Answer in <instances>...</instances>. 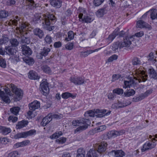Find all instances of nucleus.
<instances>
[{"instance_id":"nucleus-27","label":"nucleus","mask_w":157,"mask_h":157,"mask_svg":"<svg viewBox=\"0 0 157 157\" xmlns=\"http://www.w3.org/2000/svg\"><path fill=\"white\" fill-rule=\"evenodd\" d=\"M40 77L38 76V74L35 72L33 71H30V79H39Z\"/></svg>"},{"instance_id":"nucleus-11","label":"nucleus","mask_w":157,"mask_h":157,"mask_svg":"<svg viewBox=\"0 0 157 157\" xmlns=\"http://www.w3.org/2000/svg\"><path fill=\"white\" fill-rule=\"evenodd\" d=\"M107 144L105 142H102L99 145L98 150L97 151V154L98 153H101L105 152L106 148V147L107 146Z\"/></svg>"},{"instance_id":"nucleus-18","label":"nucleus","mask_w":157,"mask_h":157,"mask_svg":"<svg viewBox=\"0 0 157 157\" xmlns=\"http://www.w3.org/2000/svg\"><path fill=\"white\" fill-rule=\"evenodd\" d=\"M107 12V10L105 8H104L99 9L96 12V15L98 17H102Z\"/></svg>"},{"instance_id":"nucleus-5","label":"nucleus","mask_w":157,"mask_h":157,"mask_svg":"<svg viewBox=\"0 0 157 157\" xmlns=\"http://www.w3.org/2000/svg\"><path fill=\"white\" fill-rule=\"evenodd\" d=\"M5 52L6 54L14 58L17 62L19 61L18 56H17V51L12 46H7L5 48Z\"/></svg>"},{"instance_id":"nucleus-4","label":"nucleus","mask_w":157,"mask_h":157,"mask_svg":"<svg viewBox=\"0 0 157 157\" xmlns=\"http://www.w3.org/2000/svg\"><path fill=\"white\" fill-rule=\"evenodd\" d=\"M50 20H51L52 22H54L56 21V18L55 16L53 14H50L47 18H45L42 22L44 28L46 29L49 31H51L54 29L55 27L54 26L49 27L50 24Z\"/></svg>"},{"instance_id":"nucleus-41","label":"nucleus","mask_w":157,"mask_h":157,"mask_svg":"<svg viewBox=\"0 0 157 157\" xmlns=\"http://www.w3.org/2000/svg\"><path fill=\"white\" fill-rule=\"evenodd\" d=\"M8 12L5 11H0V19L5 18L8 16Z\"/></svg>"},{"instance_id":"nucleus-51","label":"nucleus","mask_w":157,"mask_h":157,"mask_svg":"<svg viewBox=\"0 0 157 157\" xmlns=\"http://www.w3.org/2000/svg\"><path fill=\"white\" fill-rule=\"evenodd\" d=\"M155 56L152 52H151L147 56V58L148 61H152L153 63L154 60V59Z\"/></svg>"},{"instance_id":"nucleus-23","label":"nucleus","mask_w":157,"mask_h":157,"mask_svg":"<svg viewBox=\"0 0 157 157\" xmlns=\"http://www.w3.org/2000/svg\"><path fill=\"white\" fill-rule=\"evenodd\" d=\"M125 132L124 130H121L119 131H111L110 132V134L112 136L116 137L117 136L122 135Z\"/></svg>"},{"instance_id":"nucleus-16","label":"nucleus","mask_w":157,"mask_h":157,"mask_svg":"<svg viewBox=\"0 0 157 157\" xmlns=\"http://www.w3.org/2000/svg\"><path fill=\"white\" fill-rule=\"evenodd\" d=\"M148 73L151 78L157 79V73L153 68L149 69Z\"/></svg>"},{"instance_id":"nucleus-52","label":"nucleus","mask_w":157,"mask_h":157,"mask_svg":"<svg viewBox=\"0 0 157 157\" xmlns=\"http://www.w3.org/2000/svg\"><path fill=\"white\" fill-rule=\"evenodd\" d=\"M113 92L118 94H122L123 93V90L122 89L117 88L113 90Z\"/></svg>"},{"instance_id":"nucleus-26","label":"nucleus","mask_w":157,"mask_h":157,"mask_svg":"<svg viewBox=\"0 0 157 157\" xmlns=\"http://www.w3.org/2000/svg\"><path fill=\"white\" fill-rule=\"evenodd\" d=\"M135 93V91L132 89L127 90L126 92L124 93V96L126 97H129L130 96H133Z\"/></svg>"},{"instance_id":"nucleus-39","label":"nucleus","mask_w":157,"mask_h":157,"mask_svg":"<svg viewBox=\"0 0 157 157\" xmlns=\"http://www.w3.org/2000/svg\"><path fill=\"white\" fill-rule=\"evenodd\" d=\"M151 17L152 20L155 19H157V12L156 9H152L151 10Z\"/></svg>"},{"instance_id":"nucleus-40","label":"nucleus","mask_w":157,"mask_h":157,"mask_svg":"<svg viewBox=\"0 0 157 157\" xmlns=\"http://www.w3.org/2000/svg\"><path fill=\"white\" fill-rule=\"evenodd\" d=\"M41 68L43 71L46 73L49 74L51 72V71L50 68L47 65L43 66L41 67Z\"/></svg>"},{"instance_id":"nucleus-55","label":"nucleus","mask_w":157,"mask_h":157,"mask_svg":"<svg viewBox=\"0 0 157 157\" xmlns=\"http://www.w3.org/2000/svg\"><path fill=\"white\" fill-rule=\"evenodd\" d=\"M0 66L4 68L6 67V64L5 59L2 58L0 59Z\"/></svg>"},{"instance_id":"nucleus-32","label":"nucleus","mask_w":157,"mask_h":157,"mask_svg":"<svg viewBox=\"0 0 157 157\" xmlns=\"http://www.w3.org/2000/svg\"><path fill=\"white\" fill-rule=\"evenodd\" d=\"M1 99H0V102H2V101L5 102L6 103H9L10 102V99L9 97L6 95H3V96H0Z\"/></svg>"},{"instance_id":"nucleus-54","label":"nucleus","mask_w":157,"mask_h":157,"mask_svg":"<svg viewBox=\"0 0 157 157\" xmlns=\"http://www.w3.org/2000/svg\"><path fill=\"white\" fill-rule=\"evenodd\" d=\"M117 56L116 55H113L109 58L108 60V62H111L114 60H116L117 59Z\"/></svg>"},{"instance_id":"nucleus-63","label":"nucleus","mask_w":157,"mask_h":157,"mask_svg":"<svg viewBox=\"0 0 157 157\" xmlns=\"http://www.w3.org/2000/svg\"><path fill=\"white\" fill-rule=\"evenodd\" d=\"M149 145H148V143L147 144H145L143 145V147L141 149V151L142 152H144L150 149L149 147Z\"/></svg>"},{"instance_id":"nucleus-1","label":"nucleus","mask_w":157,"mask_h":157,"mask_svg":"<svg viewBox=\"0 0 157 157\" xmlns=\"http://www.w3.org/2000/svg\"><path fill=\"white\" fill-rule=\"evenodd\" d=\"M135 74H136L137 77H134L133 79L131 78L128 81H124V87L130 88L131 86L136 85L138 82H139L141 81L144 82L147 80L148 75L143 71L137 70Z\"/></svg>"},{"instance_id":"nucleus-42","label":"nucleus","mask_w":157,"mask_h":157,"mask_svg":"<svg viewBox=\"0 0 157 157\" xmlns=\"http://www.w3.org/2000/svg\"><path fill=\"white\" fill-rule=\"evenodd\" d=\"M132 63L134 65H137L140 64L141 62L139 58L137 57H134L132 60Z\"/></svg>"},{"instance_id":"nucleus-2","label":"nucleus","mask_w":157,"mask_h":157,"mask_svg":"<svg viewBox=\"0 0 157 157\" xmlns=\"http://www.w3.org/2000/svg\"><path fill=\"white\" fill-rule=\"evenodd\" d=\"M134 37L135 36L134 35L129 37L125 36L123 39L122 42L117 41L115 42L112 47V50L116 52L117 51H118V50L119 48L120 49L124 47H129L131 44V42L134 40Z\"/></svg>"},{"instance_id":"nucleus-30","label":"nucleus","mask_w":157,"mask_h":157,"mask_svg":"<svg viewBox=\"0 0 157 157\" xmlns=\"http://www.w3.org/2000/svg\"><path fill=\"white\" fill-rule=\"evenodd\" d=\"M50 49L46 47H44L40 52V54L42 56H47L50 52Z\"/></svg>"},{"instance_id":"nucleus-60","label":"nucleus","mask_w":157,"mask_h":157,"mask_svg":"<svg viewBox=\"0 0 157 157\" xmlns=\"http://www.w3.org/2000/svg\"><path fill=\"white\" fill-rule=\"evenodd\" d=\"M36 7V4L33 0H30V9H33Z\"/></svg>"},{"instance_id":"nucleus-17","label":"nucleus","mask_w":157,"mask_h":157,"mask_svg":"<svg viewBox=\"0 0 157 157\" xmlns=\"http://www.w3.org/2000/svg\"><path fill=\"white\" fill-rule=\"evenodd\" d=\"M33 33L35 35L38 36L41 39L44 36V33L43 31L38 28H36L33 30Z\"/></svg>"},{"instance_id":"nucleus-36","label":"nucleus","mask_w":157,"mask_h":157,"mask_svg":"<svg viewBox=\"0 0 157 157\" xmlns=\"http://www.w3.org/2000/svg\"><path fill=\"white\" fill-rule=\"evenodd\" d=\"M9 41V39L6 35L2 36V38L0 39V44H6Z\"/></svg>"},{"instance_id":"nucleus-59","label":"nucleus","mask_w":157,"mask_h":157,"mask_svg":"<svg viewBox=\"0 0 157 157\" xmlns=\"http://www.w3.org/2000/svg\"><path fill=\"white\" fill-rule=\"evenodd\" d=\"M89 53L88 50L86 52H81L80 56L82 58H84L88 56Z\"/></svg>"},{"instance_id":"nucleus-56","label":"nucleus","mask_w":157,"mask_h":157,"mask_svg":"<svg viewBox=\"0 0 157 157\" xmlns=\"http://www.w3.org/2000/svg\"><path fill=\"white\" fill-rule=\"evenodd\" d=\"M73 43L69 42L65 45V48L68 50H71L73 49Z\"/></svg>"},{"instance_id":"nucleus-7","label":"nucleus","mask_w":157,"mask_h":157,"mask_svg":"<svg viewBox=\"0 0 157 157\" xmlns=\"http://www.w3.org/2000/svg\"><path fill=\"white\" fill-rule=\"evenodd\" d=\"M40 89L41 93L46 96L49 93V89L48 86V83L46 79H43L40 85Z\"/></svg>"},{"instance_id":"nucleus-34","label":"nucleus","mask_w":157,"mask_h":157,"mask_svg":"<svg viewBox=\"0 0 157 157\" xmlns=\"http://www.w3.org/2000/svg\"><path fill=\"white\" fill-rule=\"evenodd\" d=\"M20 108L18 107H14L10 109V111L13 114L16 115L18 113Z\"/></svg>"},{"instance_id":"nucleus-31","label":"nucleus","mask_w":157,"mask_h":157,"mask_svg":"<svg viewBox=\"0 0 157 157\" xmlns=\"http://www.w3.org/2000/svg\"><path fill=\"white\" fill-rule=\"evenodd\" d=\"M10 42L11 45L10 46H12L13 47H16L19 44V42L15 38H12L10 40Z\"/></svg>"},{"instance_id":"nucleus-48","label":"nucleus","mask_w":157,"mask_h":157,"mask_svg":"<svg viewBox=\"0 0 157 157\" xmlns=\"http://www.w3.org/2000/svg\"><path fill=\"white\" fill-rule=\"evenodd\" d=\"M104 1V0H94L93 3L95 6H98L101 5Z\"/></svg>"},{"instance_id":"nucleus-24","label":"nucleus","mask_w":157,"mask_h":157,"mask_svg":"<svg viewBox=\"0 0 157 157\" xmlns=\"http://www.w3.org/2000/svg\"><path fill=\"white\" fill-rule=\"evenodd\" d=\"M96 110H97V109H95L94 111L90 110L87 111L84 114V116L86 117L88 116L92 117H94L95 116L96 114L98 113L96 112Z\"/></svg>"},{"instance_id":"nucleus-50","label":"nucleus","mask_w":157,"mask_h":157,"mask_svg":"<svg viewBox=\"0 0 157 157\" xmlns=\"http://www.w3.org/2000/svg\"><path fill=\"white\" fill-rule=\"evenodd\" d=\"M144 98L142 94H141L139 97H135L133 99V101L135 102H137L140 101Z\"/></svg>"},{"instance_id":"nucleus-6","label":"nucleus","mask_w":157,"mask_h":157,"mask_svg":"<svg viewBox=\"0 0 157 157\" xmlns=\"http://www.w3.org/2000/svg\"><path fill=\"white\" fill-rule=\"evenodd\" d=\"M12 90L14 94H13L15 101H19L21 99L23 96L22 91L20 89L17 88L14 84H10Z\"/></svg>"},{"instance_id":"nucleus-12","label":"nucleus","mask_w":157,"mask_h":157,"mask_svg":"<svg viewBox=\"0 0 157 157\" xmlns=\"http://www.w3.org/2000/svg\"><path fill=\"white\" fill-rule=\"evenodd\" d=\"M29 135V131L18 133L14 136V138L17 139L22 138H26Z\"/></svg>"},{"instance_id":"nucleus-21","label":"nucleus","mask_w":157,"mask_h":157,"mask_svg":"<svg viewBox=\"0 0 157 157\" xmlns=\"http://www.w3.org/2000/svg\"><path fill=\"white\" fill-rule=\"evenodd\" d=\"M98 155L95 149H90L87 154L86 157H98Z\"/></svg>"},{"instance_id":"nucleus-57","label":"nucleus","mask_w":157,"mask_h":157,"mask_svg":"<svg viewBox=\"0 0 157 157\" xmlns=\"http://www.w3.org/2000/svg\"><path fill=\"white\" fill-rule=\"evenodd\" d=\"M119 103H114L111 106V107L113 109H117L120 108L124 107L125 106H120Z\"/></svg>"},{"instance_id":"nucleus-47","label":"nucleus","mask_w":157,"mask_h":157,"mask_svg":"<svg viewBox=\"0 0 157 157\" xmlns=\"http://www.w3.org/2000/svg\"><path fill=\"white\" fill-rule=\"evenodd\" d=\"M66 141V138L64 137H62L59 139L56 140V142L59 144H63L65 143Z\"/></svg>"},{"instance_id":"nucleus-9","label":"nucleus","mask_w":157,"mask_h":157,"mask_svg":"<svg viewBox=\"0 0 157 157\" xmlns=\"http://www.w3.org/2000/svg\"><path fill=\"white\" fill-rule=\"evenodd\" d=\"M82 125H79V126L75 130V133L80 132H81L86 129L88 127V126L90 124V121L89 120L86 119L82 122Z\"/></svg>"},{"instance_id":"nucleus-58","label":"nucleus","mask_w":157,"mask_h":157,"mask_svg":"<svg viewBox=\"0 0 157 157\" xmlns=\"http://www.w3.org/2000/svg\"><path fill=\"white\" fill-rule=\"evenodd\" d=\"M11 22H9L7 23L8 25H13L16 26H17V20L16 19H14L13 20H10V21Z\"/></svg>"},{"instance_id":"nucleus-20","label":"nucleus","mask_w":157,"mask_h":157,"mask_svg":"<svg viewBox=\"0 0 157 157\" xmlns=\"http://www.w3.org/2000/svg\"><path fill=\"white\" fill-rule=\"evenodd\" d=\"M111 152L116 157H123L125 155L124 152L121 150H113Z\"/></svg>"},{"instance_id":"nucleus-49","label":"nucleus","mask_w":157,"mask_h":157,"mask_svg":"<svg viewBox=\"0 0 157 157\" xmlns=\"http://www.w3.org/2000/svg\"><path fill=\"white\" fill-rule=\"evenodd\" d=\"M96 112L98 113H102L103 114V115H108L110 113L111 111H109L108 112L106 113V110H100L98 109H97V110H96Z\"/></svg>"},{"instance_id":"nucleus-53","label":"nucleus","mask_w":157,"mask_h":157,"mask_svg":"<svg viewBox=\"0 0 157 157\" xmlns=\"http://www.w3.org/2000/svg\"><path fill=\"white\" fill-rule=\"evenodd\" d=\"M44 40L48 44H50L52 42V38L48 35H46L45 38Z\"/></svg>"},{"instance_id":"nucleus-61","label":"nucleus","mask_w":157,"mask_h":157,"mask_svg":"<svg viewBox=\"0 0 157 157\" xmlns=\"http://www.w3.org/2000/svg\"><path fill=\"white\" fill-rule=\"evenodd\" d=\"M121 77L120 75L119 74H114L112 76V81L114 82L115 81Z\"/></svg>"},{"instance_id":"nucleus-3","label":"nucleus","mask_w":157,"mask_h":157,"mask_svg":"<svg viewBox=\"0 0 157 157\" xmlns=\"http://www.w3.org/2000/svg\"><path fill=\"white\" fill-rule=\"evenodd\" d=\"M28 26L25 24H22L21 25L20 27H17L16 28V30H19L20 33L21 35L24 33V37H25V39L22 40V42L25 43L27 44L29 43V39L26 36V35L29 33V31L28 30Z\"/></svg>"},{"instance_id":"nucleus-8","label":"nucleus","mask_w":157,"mask_h":157,"mask_svg":"<svg viewBox=\"0 0 157 157\" xmlns=\"http://www.w3.org/2000/svg\"><path fill=\"white\" fill-rule=\"evenodd\" d=\"M21 49L24 55V56L23 57V60L25 63L29 65V48L27 45H24L22 46Z\"/></svg>"},{"instance_id":"nucleus-14","label":"nucleus","mask_w":157,"mask_h":157,"mask_svg":"<svg viewBox=\"0 0 157 157\" xmlns=\"http://www.w3.org/2000/svg\"><path fill=\"white\" fill-rule=\"evenodd\" d=\"M50 114H48L47 116L44 117L41 123V125L43 126H45L47 124H48L52 120V118L51 116H49Z\"/></svg>"},{"instance_id":"nucleus-37","label":"nucleus","mask_w":157,"mask_h":157,"mask_svg":"<svg viewBox=\"0 0 157 157\" xmlns=\"http://www.w3.org/2000/svg\"><path fill=\"white\" fill-rule=\"evenodd\" d=\"M74 33L72 31H69L68 33V37H66L65 40L69 41L72 39L74 37Z\"/></svg>"},{"instance_id":"nucleus-29","label":"nucleus","mask_w":157,"mask_h":157,"mask_svg":"<svg viewBox=\"0 0 157 157\" xmlns=\"http://www.w3.org/2000/svg\"><path fill=\"white\" fill-rule=\"evenodd\" d=\"M0 129L2 133L4 135H7L11 132V130L10 128L5 127L1 126Z\"/></svg>"},{"instance_id":"nucleus-10","label":"nucleus","mask_w":157,"mask_h":157,"mask_svg":"<svg viewBox=\"0 0 157 157\" xmlns=\"http://www.w3.org/2000/svg\"><path fill=\"white\" fill-rule=\"evenodd\" d=\"M71 82L77 85H81L84 83V79L82 77H71L70 78Z\"/></svg>"},{"instance_id":"nucleus-43","label":"nucleus","mask_w":157,"mask_h":157,"mask_svg":"<svg viewBox=\"0 0 157 157\" xmlns=\"http://www.w3.org/2000/svg\"><path fill=\"white\" fill-rule=\"evenodd\" d=\"M4 91H5L6 93H7L8 91V89L4 86H1L0 88V96H2L5 94V93Z\"/></svg>"},{"instance_id":"nucleus-19","label":"nucleus","mask_w":157,"mask_h":157,"mask_svg":"<svg viewBox=\"0 0 157 157\" xmlns=\"http://www.w3.org/2000/svg\"><path fill=\"white\" fill-rule=\"evenodd\" d=\"M51 5L57 8H59L61 6L62 2L60 0H50Z\"/></svg>"},{"instance_id":"nucleus-62","label":"nucleus","mask_w":157,"mask_h":157,"mask_svg":"<svg viewBox=\"0 0 157 157\" xmlns=\"http://www.w3.org/2000/svg\"><path fill=\"white\" fill-rule=\"evenodd\" d=\"M155 140V138L153 139L152 140V143L151 142V143H148V145H149V147L150 148V149L153 148L155 147V144H154V141Z\"/></svg>"},{"instance_id":"nucleus-33","label":"nucleus","mask_w":157,"mask_h":157,"mask_svg":"<svg viewBox=\"0 0 157 157\" xmlns=\"http://www.w3.org/2000/svg\"><path fill=\"white\" fill-rule=\"evenodd\" d=\"M86 119H82L79 120H75L72 122V124L73 125L75 126H78L79 125H82V122L84 121V120H85Z\"/></svg>"},{"instance_id":"nucleus-64","label":"nucleus","mask_w":157,"mask_h":157,"mask_svg":"<svg viewBox=\"0 0 157 157\" xmlns=\"http://www.w3.org/2000/svg\"><path fill=\"white\" fill-rule=\"evenodd\" d=\"M17 117H13L12 116H10L8 118V121H11L13 123L16 122L17 120Z\"/></svg>"},{"instance_id":"nucleus-28","label":"nucleus","mask_w":157,"mask_h":157,"mask_svg":"<svg viewBox=\"0 0 157 157\" xmlns=\"http://www.w3.org/2000/svg\"><path fill=\"white\" fill-rule=\"evenodd\" d=\"M118 31V28H116L113 33L111 34L110 35L108 38L109 40L112 41L118 34L117 32Z\"/></svg>"},{"instance_id":"nucleus-22","label":"nucleus","mask_w":157,"mask_h":157,"mask_svg":"<svg viewBox=\"0 0 157 157\" xmlns=\"http://www.w3.org/2000/svg\"><path fill=\"white\" fill-rule=\"evenodd\" d=\"M76 157H85V151L83 148H80L77 150Z\"/></svg>"},{"instance_id":"nucleus-45","label":"nucleus","mask_w":157,"mask_h":157,"mask_svg":"<svg viewBox=\"0 0 157 157\" xmlns=\"http://www.w3.org/2000/svg\"><path fill=\"white\" fill-rule=\"evenodd\" d=\"M19 155L17 151H13L8 154V157H19Z\"/></svg>"},{"instance_id":"nucleus-38","label":"nucleus","mask_w":157,"mask_h":157,"mask_svg":"<svg viewBox=\"0 0 157 157\" xmlns=\"http://www.w3.org/2000/svg\"><path fill=\"white\" fill-rule=\"evenodd\" d=\"M62 97L63 98L66 99L68 98L69 97H71L72 98H74L75 97V96H73L70 93L66 92L64 93H63L62 94Z\"/></svg>"},{"instance_id":"nucleus-46","label":"nucleus","mask_w":157,"mask_h":157,"mask_svg":"<svg viewBox=\"0 0 157 157\" xmlns=\"http://www.w3.org/2000/svg\"><path fill=\"white\" fill-rule=\"evenodd\" d=\"M49 114H50L49 115V116H51V118H52H52H54L57 119H59L62 117V115L61 114L59 115L58 114L52 113Z\"/></svg>"},{"instance_id":"nucleus-25","label":"nucleus","mask_w":157,"mask_h":157,"mask_svg":"<svg viewBox=\"0 0 157 157\" xmlns=\"http://www.w3.org/2000/svg\"><path fill=\"white\" fill-rule=\"evenodd\" d=\"M137 27L140 28L147 27L148 24L142 20H139L137 21Z\"/></svg>"},{"instance_id":"nucleus-15","label":"nucleus","mask_w":157,"mask_h":157,"mask_svg":"<svg viewBox=\"0 0 157 157\" xmlns=\"http://www.w3.org/2000/svg\"><path fill=\"white\" fill-rule=\"evenodd\" d=\"M29 122L27 121L23 120L21 121L18 122L16 125V128L17 129H20L28 125Z\"/></svg>"},{"instance_id":"nucleus-35","label":"nucleus","mask_w":157,"mask_h":157,"mask_svg":"<svg viewBox=\"0 0 157 157\" xmlns=\"http://www.w3.org/2000/svg\"><path fill=\"white\" fill-rule=\"evenodd\" d=\"M63 133L61 131L56 132L54 133L52 136H50V138L52 139H55L59 138L60 136L62 135Z\"/></svg>"},{"instance_id":"nucleus-44","label":"nucleus","mask_w":157,"mask_h":157,"mask_svg":"<svg viewBox=\"0 0 157 157\" xmlns=\"http://www.w3.org/2000/svg\"><path fill=\"white\" fill-rule=\"evenodd\" d=\"M119 31V29L118 28V31L117 32L118 34L117 35H119V36L120 37H123L124 35L125 36L124 37V39L125 36L128 37H130V36H127V34L124 31H121L120 32Z\"/></svg>"},{"instance_id":"nucleus-13","label":"nucleus","mask_w":157,"mask_h":157,"mask_svg":"<svg viewBox=\"0 0 157 157\" xmlns=\"http://www.w3.org/2000/svg\"><path fill=\"white\" fill-rule=\"evenodd\" d=\"M40 102L36 100L30 104V110L35 111L36 109L40 107Z\"/></svg>"}]
</instances>
